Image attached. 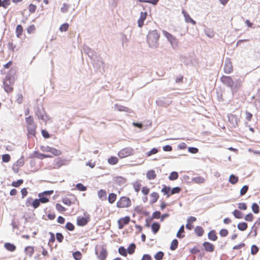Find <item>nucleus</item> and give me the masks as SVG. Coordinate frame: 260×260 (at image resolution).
<instances>
[{
    "mask_svg": "<svg viewBox=\"0 0 260 260\" xmlns=\"http://www.w3.org/2000/svg\"><path fill=\"white\" fill-rule=\"evenodd\" d=\"M15 82L14 77L10 74H7L4 81V88L7 93H11L13 91V85Z\"/></svg>",
    "mask_w": 260,
    "mask_h": 260,
    "instance_id": "2",
    "label": "nucleus"
},
{
    "mask_svg": "<svg viewBox=\"0 0 260 260\" xmlns=\"http://www.w3.org/2000/svg\"><path fill=\"white\" fill-rule=\"evenodd\" d=\"M11 157L9 154H6L2 155V160L4 162H8L10 160Z\"/></svg>",
    "mask_w": 260,
    "mask_h": 260,
    "instance_id": "58",
    "label": "nucleus"
},
{
    "mask_svg": "<svg viewBox=\"0 0 260 260\" xmlns=\"http://www.w3.org/2000/svg\"><path fill=\"white\" fill-rule=\"evenodd\" d=\"M150 191L149 188L147 186H143L142 188L141 192L144 196H147Z\"/></svg>",
    "mask_w": 260,
    "mask_h": 260,
    "instance_id": "55",
    "label": "nucleus"
},
{
    "mask_svg": "<svg viewBox=\"0 0 260 260\" xmlns=\"http://www.w3.org/2000/svg\"><path fill=\"white\" fill-rule=\"evenodd\" d=\"M69 27V24L67 23H64L60 25L59 29L61 32L66 31L68 30Z\"/></svg>",
    "mask_w": 260,
    "mask_h": 260,
    "instance_id": "41",
    "label": "nucleus"
},
{
    "mask_svg": "<svg viewBox=\"0 0 260 260\" xmlns=\"http://www.w3.org/2000/svg\"><path fill=\"white\" fill-rule=\"evenodd\" d=\"M164 253L161 251H159L155 254L154 257L156 260L162 259L164 256Z\"/></svg>",
    "mask_w": 260,
    "mask_h": 260,
    "instance_id": "54",
    "label": "nucleus"
},
{
    "mask_svg": "<svg viewBox=\"0 0 260 260\" xmlns=\"http://www.w3.org/2000/svg\"><path fill=\"white\" fill-rule=\"evenodd\" d=\"M117 199V195L114 193H110L108 195V202L110 204L114 203Z\"/></svg>",
    "mask_w": 260,
    "mask_h": 260,
    "instance_id": "28",
    "label": "nucleus"
},
{
    "mask_svg": "<svg viewBox=\"0 0 260 260\" xmlns=\"http://www.w3.org/2000/svg\"><path fill=\"white\" fill-rule=\"evenodd\" d=\"M131 221V218L128 216L120 218L117 221L118 228L119 230L122 229L125 225L128 224Z\"/></svg>",
    "mask_w": 260,
    "mask_h": 260,
    "instance_id": "9",
    "label": "nucleus"
},
{
    "mask_svg": "<svg viewBox=\"0 0 260 260\" xmlns=\"http://www.w3.org/2000/svg\"><path fill=\"white\" fill-rule=\"evenodd\" d=\"M160 35L156 30L149 31L147 36V41L151 47H157Z\"/></svg>",
    "mask_w": 260,
    "mask_h": 260,
    "instance_id": "1",
    "label": "nucleus"
},
{
    "mask_svg": "<svg viewBox=\"0 0 260 260\" xmlns=\"http://www.w3.org/2000/svg\"><path fill=\"white\" fill-rule=\"evenodd\" d=\"M15 32L16 37L18 38H20L23 32V26L20 24L17 25L16 28Z\"/></svg>",
    "mask_w": 260,
    "mask_h": 260,
    "instance_id": "26",
    "label": "nucleus"
},
{
    "mask_svg": "<svg viewBox=\"0 0 260 260\" xmlns=\"http://www.w3.org/2000/svg\"><path fill=\"white\" fill-rule=\"evenodd\" d=\"M224 72L226 74H230L233 72V66L231 62H229L224 64Z\"/></svg>",
    "mask_w": 260,
    "mask_h": 260,
    "instance_id": "21",
    "label": "nucleus"
},
{
    "mask_svg": "<svg viewBox=\"0 0 260 260\" xmlns=\"http://www.w3.org/2000/svg\"><path fill=\"white\" fill-rule=\"evenodd\" d=\"M147 13L146 12L140 13V18L138 20V26L141 28L144 25V21L146 19Z\"/></svg>",
    "mask_w": 260,
    "mask_h": 260,
    "instance_id": "14",
    "label": "nucleus"
},
{
    "mask_svg": "<svg viewBox=\"0 0 260 260\" xmlns=\"http://www.w3.org/2000/svg\"><path fill=\"white\" fill-rule=\"evenodd\" d=\"M164 35L170 42L173 47H176L178 45V41L177 39L174 37L172 35L167 31L166 30L162 31Z\"/></svg>",
    "mask_w": 260,
    "mask_h": 260,
    "instance_id": "6",
    "label": "nucleus"
},
{
    "mask_svg": "<svg viewBox=\"0 0 260 260\" xmlns=\"http://www.w3.org/2000/svg\"><path fill=\"white\" fill-rule=\"evenodd\" d=\"M221 82L230 88H233L234 85V81L230 76H222L220 78Z\"/></svg>",
    "mask_w": 260,
    "mask_h": 260,
    "instance_id": "8",
    "label": "nucleus"
},
{
    "mask_svg": "<svg viewBox=\"0 0 260 260\" xmlns=\"http://www.w3.org/2000/svg\"><path fill=\"white\" fill-rule=\"evenodd\" d=\"M23 183L22 179H19L16 181H13L12 182V186L15 187H19Z\"/></svg>",
    "mask_w": 260,
    "mask_h": 260,
    "instance_id": "42",
    "label": "nucleus"
},
{
    "mask_svg": "<svg viewBox=\"0 0 260 260\" xmlns=\"http://www.w3.org/2000/svg\"><path fill=\"white\" fill-rule=\"evenodd\" d=\"M69 8V5L64 3L62 5V7L60 9V11L62 13H66Z\"/></svg>",
    "mask_w": 260,
    "mask_h": 260,
    "instance_id": "60",
    "label": "nucleus"
},
{
    "mask_svg": "<svg viewBox=\"0 0 260 260\" xmlns=\"http://www.w3.org/2000/svg\"><path fill=\"white\" fill-rule=\"evenodd\" d=\"M134 154V150L130 147H126L121 149L118 153V155L120 158H123Z\"/></svg>",
    "mask_w": 260,
    "mask_h": 260,
    "instance_id": "5",
    "label": "nucleus"
},
{
    "mask_svg": "<svg viewBox=\"0 0 260 260\" xmlns=\"http://www.w3.org/2000/svg\"><path fill=\"white\" fill-rule=\"evenodd\" d=\"M178 240L177 239H174L171 243L170 249L172 250H175L178 247Z\"/></svg>",
    "mask_w": 260,
    "mask_h": 260,
    "instance_id": "37",
    "label": "nucleus"
},
{
    "mask_svg": "<svg viewBox=\"0 0 260 260\" xmlns=\"http://www.w3.org/2000/svg\"><path fill=\"white\" fill-rule=\"evenodd\" d=\"M181 188L179 187H175L173 188H171V195L174 194L179 193L180 192Z\"/></svg>",
    "mask_w": 260,
    "mask_h": 260,
    "instance_id": "43",
    "label": "nucleus"
},
{
    "mask_svg": "<svg viewBox=\"0 0 260 260\" xmlns=\"http://www.w3.org/2000/svg\"><path fill=\"white\" fill-rule=\"evenodd\" d=\"M194 231L195 234L199 237L202 236L204 234V230L201 226H197Z\"/></svg>",
    "mask_w": 260,
    "mask_h": 260,
    "instance_id": "25",
    "label": "nucleus"
},
{
    "mask_svg": "<svg viewBox=\"0 0 260 260\" xmlns=\"http://www.w3.org/2000/svg\"><path fill=\"white\" fill-rule=\"evenodd\" d=\"M205 179L201 176H198V177H194L192 179V181L194 183H199V184L203 183L205 182Z\"/></svg>",
    "mask_w": 260,
    "mask_h": 260,
    "instance_id": "34",
    "label": "nucleus"
},
{
    "mask_svg": "<svg viewBox=\"0 0 260 260\" xmlns=\"http://www.w3.org/2000/svg\"><path fill=\"white\" fill-rule=\"evenodd\" d=\"M40 203L39 199H35L32 202V206L34 209H36L39 207Z\"/></svg>",
    "mask_w": 260,
    "mask_h": 260,
    "instance_id": "49",
    "label": "nucleus"
},
{
    "mask_svg": "<svg viewBox=\"0 0 260 260\" xmlns=\"http://www.w3.org/2000/svg\"><path fill=\"white\" fill-rule=\"evenodd\" d=\"M5 248L10 252H14L16 249V246L12 243L6 242L4 245Z\"/></svg>",
    "mask_w": 260,
    "mask_h": 260,
    "instance_id": "17",
    "label": "nucleus"
},
{
    "mask_svg": "<svg viewBox=\"0 0 260 260\" xmlns=\"http://www.w3.org/2000/svg\"><path fill=\"white\" fill-rule=\"evenodd\" d=\"M184 233V225H182L180 226L179 231H178L176 236L178 238H183L185 237V235L182 234V233Z\"/></svg>",
    "mask_w": 260,
    "mask_h": 260,
    "instance_id": "30",
    "label": "nucleus"
},
{
    "mask_svg": "<svg viewBox=\"0 0 260 260\" xmlns=\"http://www.w3.org/2000/svg\"><path fill=\"white\" fill-rule=\"evenodd\" d=\"M248 189V185L243 186L240 190V195L244 196L247 192Z\"/></svg>",
    "mask_w": 260,
    "mask_h": 260,
    "instance_id": "56",
    "label": "nucleus"
},
{
    "mask_svg": "<svg viewBox=\"0 0 260 260\" xmlns=\"http://www.w3.org/2000/svg\"><path fill=\"white\" fill-rule=\"evenodd\" d=\"M237 227L239 230L244 231L247 229L248 225L246 222H242L238 224Z\"/></svg>",
    "mask_w": 260,
    "mask_h": 260,
    "instance_id": "33",
    "label": "nucleus"
},
{
    "mask_svg": "<svg viewBox=\"0 0 260 260\" xmlns=\"http://www.w3.org/2000/svg\"><path fill=\"white\" fill-rule=\"evenodd\" d=\"M53 190L45 191L38 194L39 200L41 203H47L49 202V197L53 194Z\"/></svg>",
    "mask_w": 260,
    "mask_h": 260,
    "instance_id": "4",
    "label": "nucleus"
},
{
    "mask_svg": "<svg viewBox=\"0 0 260 260\" xmlns=\"http://www.w3.org/2000/svg\"><path fill=\"white\" fill-rule=\"evenodd\" d=\"M219 233L221 237H224L228 235L229 231L225 229H222L220 230Z\"/></svg>",
    "mask_w": 260,
    "mask_h": 260,
    "instance_id": "48",
    "label": "nucleus"
},
{
    "mask_svg": "<svg viewBox=\"0 0 260 260\" xmlns=\"http://www.w3.org/2000/svg\"><path fill=\"white\" fill-rule=\"evenodd\" d=\"M36 124H31L27 126L28 134L31 136H35L36 134Z\"/></svg>",
    "mask_w": 260,
    "mask_h": 260,
    "instance_id": "23",
    "label": "nucleus"
},
{
    "mask_svg": "<svg viewBox=\"0 0 260 260\" xmlns=\"http://www.w3.org/2000/svg\"><path fill=\"white\" fill-rule=\"evenodd\" d=\"M56 239L58 242L61 243L63 240V236L61 233H57L56 234Z\"/></svg>",
    "mask_w": 260,
    "mask_h": 260,
    "instance_id": "59",
    "label": "nucleus"
},
{
    "mask_svg": "<svg viewBox=\"0 0 260 260\" xmlns=\"http://www.w3.org/2000/svg\"><path fill=\"white\" fill-rule=\"evenodd\" d=\"M258 251V247L255 245H253L252 246H251V253L253 255H254Z\"/></svg>",
    "mask_w": 260,
    "mask_h": 260,
    "instance_id": "62",
    "label": "nucleus"
},
{
    "mask_svg": "<svg viewBox=\"0 0 260 260\" xmlns=\"http://www.w3.org/2000/svg\"><path fill=\"white\" fill-rule=\"evenodd\" d=\"M208 239L211 241H215L217 240V236L214 230L210 231L208 234Z\"/></svg>",
    "mask_w": 260,
    "mask_h": 260,
    "instance_id": "20",
    "label": "nucleus"
},
{
    "mask_svg": "<svg viewBox=\"0 0 260 260\" xmlns=\"http://www.w3.org/2000/svg\"><path fill=\"white\" fill-rule=\"evenodd\" d=\"M90 221L89 214H84V216H79L77 218V223L79 226H84Z\"/></svg>",
    "mask_w": 260,
    "mask_h": 260,
    "instance_id": "7",
    "label": "nucleus"
},
{
    "mask_svg": "<svg viewBox=\"0 0 260 260\" xmlns=\"http://www.w3.org/2000/svg\"><path fill=\"white\" fill-rule=\"evenodd\" d=\"M136 249V245L134 243H132L129 245L128 246L127 249V252H128L129 254H132L135 252Z\"/></svg>",
    "mask_w": 260,
    "mask_h": 260,
    "instance_id": "38",
    "label": "nucleus"
},
{
    "mask_svg": "<svg viewBox=\"0 0 260 260\" xmlns=\"http://www.w3.org/2000/svg\"><path fill=\"white\" fill-rule=\"evenodd\" d=\"M56 209L60 212H63L66 210V209L59 203L56 204Z\"/></svg>",
    "mask_w": 260,
    "mask_h": 260,
    "instance_id": "53",
    "label": "nucleus"
},
{
    "mask_svg": "<svg viewBox=\"0 0 260 260\" xmlns=\"http://www.w3.org/2000/svg\"><path fill=\"white\" fill-rule=\"evenodd\" d=\"M131 205L132 202L131 199L125 196L120 197L116 203V206L118 208H128Z\"/></svg>",
    "mask_w": 260,
    "mask_h": 260,
    "instance_id": "3",
    "label": "nucleus"
},
{
    "mask_svg": "<svg viewBox=\"0 0 260 260\" xmlns=\"http://www.w3.org/2000/svg\"><path fill=\"white\" fill-rule=\"evenodd\" d=\"M160 228V225L158 222H154L151 225V229L154 234H156Z\"/></svg>",
    "mask_w": 260,
    "mask_h": 260,
    "instance_id": "27",
    "label": "nucleus"
},
{
    "mask_svg": "<svg viewBox=\"0 0 260 260\" xmlns=\"http://www.w3.org/2000/svg\"><path fill=\"white\" fill-rule=\"evenodd\" d=\"M28 9L30 13H34L37 9V6L35 5L30 4L28 6Z\"/></svg>",
    "mask_w": 260,
    "mask_h": 260,
    "instance_id": "50",
    "label": "nucleus"
},
{
    "mask_svg": "<svg viewBox=\"0 0 260 260\" xmlns=\"http://www.w3.org/2000/svg\"><path fill=\"white\" fill-rule=\"evenodd\" d=\"M156 176V174L153 170H149L146 173V177L149 180L155 179Z\"/></svg>",
    "mask_w": 260,
    "mask_h": 260,
    "instance_id": "19",
    "label": "nucleus"
},
{
    "mask_svg": "<svg viewBox=\"0 0 260 260\" xmlns=\"http://www.w3.org/2000/svg\"><path fill=\"white\" fill-rule=\"evenodd\" d=\"M233 214L236 218L241 219L243 217L242 213L241 211H240L239 210H237V209L235 210L233 212Z\"/></svg>",
    "mask_w": 260,
    "mask_h": 260,
    "instance_id": "39",
    "label": "nucleus"
},
{
    "mask_svg": "<svg viewBox=\"0 0 260 260\" xmlns=\"http://www.w3.org/2000/svg\"><path fill=\"white\" fill-rule=\"evenodd\" d=\"M76 187L77 189L80 191H85L86 190V187L84 186L82 183H78L76 185Z\"/></svg>",
    "mask_w": 260,
    "mask_h": 260,
    "instance_id": "52",
    "label": "nucleus"
},
{
    "mask_svg": "<svg viewBox=\"0 0 260 260\" xmlns=\"http://www.w3.org/2000/svg\"><path fill=\"white\" fill-rule=\"evenodd\" d=\"M252 211L255 213L257 214L259 213V208L258 205L256 203H253L251 206Z\"/></svg>",
    "mask_w": 260,
    "mask_h": 260,
    "instance_id": "44",
    "label": "nucleus"
},
{
    "mask_svg": "<svg viewBox=\"0 0 260 260\" xmlns=\"http://www.w3.org/2000/svg\"><path fill=\"white\" fill-rule=\"evenodd\" d=\"M161 217V213L159 211H155L152 214V218L154 219H159Z\"/></svg>",
    "mask_w": 260,
    "mask_h": 260,
    "instance_id": "61",
    "label": "nucleus"
},
{
    "mask_svg": "<svg viewBox=\"0 0 260 260\" xmlns=\"http://www.w3.org/2000/svg\"><path fill=\"white\" fill-rule=\"evenodd\" d=\"M149 197H150V200H149L150 203L151 204H153L157 201V200H158V199L159 198V195L158 193H157V192L153 191L149 194Z\"/></svg>",
    "mask_w": 260,
    "mask_h": 260,
    "instance_id": "13",
    "label": "nucleus"
},
{
    "mask_svg": "<svg viewBox=\"0 0 260 260\" xmlns=\"http://www.w3.org/2000/svg\"><path fill=\"white\" fill-rule=\"evenodd\" d=\"M33 156L34 157H36V158H39L40 159H43L45 158L51 157L52 155H49V154H45L41 153L36 151L34 152Z\"/></svg>",
    "mask_w": 260,
    "mask_h": 260,
    "instance_id": "16",
    "label": "nucleus"
},
{
    "mask_svg": "<svg viewBox=\"0 0 260 260\" xmlns=\"http://www.w3.org/2000/svg\"><path fill=\"white\" fill-rule=\"evenodd\" d=\"M182 13L184 16L185 20L187 23H191L192 24H196V22L189 16V15L184 10H182Z\"/></svg>",
    "mask_w": 260,
    "mask_h": 260,
    "instance_id": "18",
    "label": "nucleus"
},
{
    "mask_svg": "<svg viewBox=\"0 0 260 260\" xmlns=\"http://www.w3.org/2000/svg\"><path fill=\"white\" fill-rule=\"evenodd\" d=\"M36 29V27L34 24L29 26L27 28V31L28 34L32 33Z\"/></svg>",
    "mask_w": 260,
    "mask_h": 260,
    "instance_id": "64",
    "label": "nucleus"
},
{
    "mask_svg": "<svg viewBox=\"0 0 260 260\" xmlns=\"http://www.w3.org/2000/svg\"><path fill=\"white\" fill-rule=\"evenodd\" d=\"M158 152L157 149L154 148L152 149L150 151L147 152L146 153L147 156H150L152 154H155Z\"/></svg>",
    "mask_w": 260,
    "mask_h": 260,
    "instance_id": "57",
    "label": "nucleus"
},
{
    "mask_svg": "<svg viewBox=\"0 0 260 260\" xmlns=\"http://www.w3.org/2000/svg\"><path fill=\"white\" fill-rule=\"evenodd\" d=\"M239 180V178L238 177L232 174V175H231L230 177H229V182L232 184H235L236 183H237L238 182Z\"/></svg>",
    "mask_w": 260,
    "mask_h": 260,
    "instance_id": "32",
    "label": "nucleus"
},
{
    "mask_svg": "<svg viewBox=\"0 0 260 260\" xmlns=\"http://www.w3.org/2000/svg\"><path fill=\"white\" fill-rule=\"evenodd\" d=\"M25 254L29 257H31L34 253V248L32 246H27L24 250Z\"/></svg>",
    "mask_w": 260,
    "mask_h": 260,
    "instance_id": "24",
    "label": "nucleus"
},
{
    "mask_svg": "<svg viewBox=\"0 0 260 260\" xmlns=\"http://www.w3.org/2000/svg\"><path fill=\"white\" fill-rule=\"evenodd\" d=\"M118 252L120 254L123 255L124 256H126L127 255V251L126 249L122 246H121L118 249Z\"/></svg>",
    "mask_w": 260,
    "mask_h": 260,
    "instance_id": "46",
    "label": "nucleus"
},
{
    "mask_svg": "<svg viewBox=\"0 0 260 260\" xmlns=\"http://www.w3.org/2000/svg\"><path fill=\"white\" fill-rule=\"evenodd\" d=\"M203 246L205 250L207 252H212L214 251V245L209 242H204L203 243Z\"/></svg>",
    "mask_w": 260,
    "mask_h": 260,
    "instance_id": "11",
    "label": "nucleus"
},
{
    "mask_svg": "<svg viewBox=\"0 0 260 260\" xmlns=\"http://www.w3.org/2000/svg\"><path fill=\"white\" fill-rule=\"evenodd\" d=\"M141 186L142 185L140 181H137L133 184L134 190L137 193L140 191Z\"/></svg>",
    "mask_w": 260,
    "mask_h": 260,
    "instance_id": "36",
    "label": "nucleus"
},
{
    "mask_svg": "<svg viewBox=\"0 0 260 260\" xmlns=\"http://www.w3.org/2000/svg\"><path fill=\"white\" fill-rule=\"evenodd\" d=\"M114 181L115 183L118 185H122L125 184L126 180L124 178L121 176H117L114 178Z\"/></svg>",
    "mask_w": 260,
    "mask_h": 260,
    "instance_id": "22",
    "label": "nucleus"
},
{
    "mask_svg": "<svg viewBox=\"0 0 260 260\" xmlns=\"http://www.w3.org/2000/svg\"><path fill=\"white\" fill-rule=\"evenodd\" d=\"M25 121H26L27 126L35 124L34 123L33 117L31 116L26 117Z\"/></svg>",
    "mask_w": 260,
    "mask_h": 260,
    "instance_id": "40",
    "label": "nucleus"
},
{
    "mask_svg": "<svg viewBox=\"0 0 260 260\" xmlns=\"http://www.w3.org/2000/svg\"><path fill=\"white\" fill-rule=\"evenodd\" d=\"M108 162L110 165H114L118 163V158L116 156H111L108 159Z\"/></svg>",
    "mask_w": 260,
    "mask_h": 260,
    "instance_id": "31",
    "label": "nucleus"
},
{
    "mask_svg": "<svg viewBox=\"0 0 260 260\" xmlns=\"http://www.w3.org/2000/svg\"><path fill=\"white\" fill-rule=\"evenodd\" d=\"M161 192L163 193L164 196H166L167 198H169L171 197V187L170 186H168L165 184L162 185V188L161 189Z\"/></svg>",
    "mask_w": 260,
    "mask_h": 260,
    "instance_id": "15",
    "label": "nucleus"
},
{
    "mask_svg": "<svg viewBox=\"0 0 260 260\" xmlns=\"http://www.w3.org/2000/svg\"><path fill=\"white\" fill-rule=\"evenodd\" d=\"M62 202L63 204L68 206H70L72 203L70 199L67 197L63 198L62 199Z\"/></svg>",
    "mask_w": 260,
    "mask_h": 260,
    "instance_id": "63",
    "label": "nucleus"
},
{
    "mask_svg": "<svg viewBox=\"0 0 260 260\" xmlns=\"http://www.w3.org/2000/svg\"><path fill=\"white\" fill-rule=\"evenodd\" d=\"M73 256L75 260H81L82 258V254L79 251L73 253Z\"/></svg>",
    "mask_w": 260,
    "mask_h": 260,
    "instance_id": "35",
    "label": "nucleus"
},
{
    "mask_svg": "<svg viewBox=\"0 0 260 260\" xmlns=\"http://www.w3.org/2000/svg\"><path fill=\"white\" fill-rule=\"evenodd\" d=\"M253 218L254 217L253 214L249 213L245 216L244 219L247 221L251 222L253 220Z\"/></svg>",
    "mask_w": 260,
    "mask_h": 260,
    "instance_id": "51",
    "label": "nucleus"
},
{
    "mask_svg": "<svg viewBox=\"0 0 260 260\" xmlns=\"http://www.w3.org/2000/svg\"><path fill=\"white\" fill-rule=\"evenodd\" d=\"M98 195L99 198L101 200L106 199L107 198V192L104 189H100L98 192Z\"/></svg>",
    "mask_w": 260,
    "mask_h": 260,
    "instance_id": "29",
    "label": "nucleus"
},
{
    "mask_svg": "<svg viewBox=\"0 0 260 260\" xmlns=\"http://www.w3.org/2000/svg\"><path fill=\"white\" fill-rule=\"evenodd\" d=\"M96 254L100 260H105L107 256V252L104 247H101L96 251Z\"/></svg>",
    "mask_w": 260,
    "mask_h": 260,
    "instance_id": "10",
    "label": "nucleus"
},
{
    "mask_svg": "<svg viewBox=\"0 0 260 260\" xmlns=\"http://www.w3.org/2000/svg\"><path fill=\"white\" fill-rule=\"evenodd\" d=\"M66 229L70 231H73L75 229L74 225L71 222H68L66 224Z\"/></svg>",
    "mask_w": 260,
    "mask_h": 260,
    "instance_id": "47",
    "label": "nucleus"
},
{
    "mask_svg": "<svg viewBox=\"0 0 260 260\" xmlns=\"http://www.w3.org/2000/svg\"><path fill=\"white\" fill-rule=\"evenodd\" d=\"M178 178V173L176 172H172L169 177V178L170 180H176Z\"/></svg>",
    "mask_w": 260,
    "mask_h": 260,
    "instance_id": "45",
    "label": "nucleus"
},
{
    "mask_svg": "<svg viewBox=\"0 0 260 260\" xmlns=\"http://www.w3.org/2000/svg\"><path fill=\"white\" fill-rule=\"evenodd\" d=\"M45 152H50L54 156H59L61 154V151L54 148L47 147L45 150H43Z\"/></svg>",
    "mask_w": 260,
    "mask_h": 260,
    "instance_id": "12",
    "label": "nucleus"
}]
</instances>
